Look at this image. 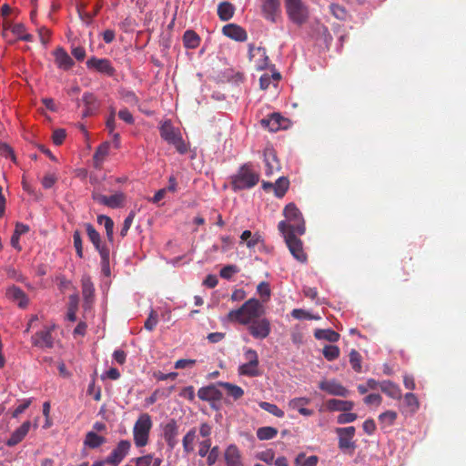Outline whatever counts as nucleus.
Listing matches in <instances>:
<instances>
[{
  "mask_svg": "<svg viewBox=\"0 0 466 466\" xmlns=\"http://www.w3.org/2000/svg\"><path fill=\"white\" fill-rule=\"evenodd\" d=\"M263 313L264 309L261 303L257 299H250L239 309L230 310L227 316V319L231 322L248 325L252 320L260 318Z\"/></svg>",
  "mask_w": 466,
  "mask_h": 466,
  "instance_id": "1",
  "label": "nucleus"
},
{
  "mask_svg": "<svg viewBox=\"0 0 466 466\" xmlns=\"http://www.w3.org/2000/svg\"><path fill=\"white\" fill-rule=\"evenodd\" d=\"M284 216L286 220L279 223L280 232H297L298 235L305 233V221L295 204L289 203L285 207Z\"/></svg>",
  "mask_w": 466,
  "mask_h": 466,
  "instance_id": "2",
  "label": "nucleus"
},
{
  "mask_svg": "<svg viewBox=\"0 0 466 466\" xmlns=\"http://www.w3.org/2000/svg\"><path fill=\"white\" fill-rule=\"evenodd\" d=\"M289 18L297 25H302L309 20L308 6L301 0H284Z\"/></svg>",
  "mask_w": 466,
  "mask_h": 466,
  "instance_id": "3",
  "label": "nucleus"
},
{
  "mask_svg": "<svg viewBox=\"0 0 466 466\" xmlns=\"http://www.w3.org/2000/svg\"><path fill=\"white\" fill-rule=\"evenodd\" d=\"M151 428V417L147 413L141 414L136 421L133 430L134 441L137 447H144L147 444Z\"/></svg>",
  "mask_w": 466,
  "mask_h": 466,
  "instance_id": "4",
  "label": "nucleus"
},
{
  "mask_svg": "<svg viewBox=\"0 0 466 466\" xmlns=\"http://www.w3.org/2000/svg\"><path fill=\"white\" fill-rule=\"evenodd\" d=\"M258 174L253 172L248 165H244L233 179L236 188L243 189L254 187L258 182Z\"/></svg>",
  "mask_w": 466,
  "mask_h": 466,
  "instance_id": "5",
  "label": "nucleus"
},
{
  "mask_svg": "<svg viewBox=\"0 0 466 466\" xmlns=\"http://www.w3.org/2000/svg\"><path fill=\"white\" fill-rule=\"evenodd\" d=\"M285 242L293 255V257L299 262H305L307 256L303 251L302 241L297 237V232H281Z\"/></svg>",
  "mask_w": 466,
  "mask_h": 466,
  "instance_id": "6",
  "label": "nucleus"
},
{
  "mask_svg": "<svg viewBox=\"0 0 466 466\" xmlns=\"http://www.w3.org/2000/svg\"><path fill=\"white\" fill-rule=\"evenodd\" d=\"M336 433L339 435V448L343 451L350 450L352 452L356 448L355 442L352 441L355 428L353 426L337 428Z\"/></svg>",
  "mask_w": 466,
  "mask_h": 466,
  "instance_id": "7",
  "label": "nucleus"
},
{
  "mask_svg": "<svg viewBox=\"0 0 466 466\" xmlns=\"http://www.w3.org/2000/svg\"><path fill=\"white\" fill-rule=\"evenodd\" d=\"M260 124L262 127L268 128L269 131L277 132L279 129H287L289 126V120L279 113H273L269 117L261 119Z\"/></svg>",
  "mask_w": 466,
  "mask_h": 466,
  "instance_id": "8",
  "label": "nucleus"
},
{
  "mask_svg": "<svg viewBox=\"0 0 466 466\" xmlns=\"http://www.w3.org/2000/svg\"><path fill=\"white\" fill-rule=\"evenodd\" d=\"M248 330L254 338L265 339L270 332V323L265 318H258L249 323Z\"/></svg>",
  "mask_w": 466,
  "mask_h": 466,
  "instance_id": "9",
  "label": "nucleus"
},
{
  "mask_svg": "<svg viewBox=\"0 0 466 466\" xmlns=\"http://www.w3.org/2000/svg\"><path fill=\"white\" fill-rule=\"evenodd\" d=\"M130 447L131 442L129 441H120L110 455L106 459L105 462L116 466L127 454Z\"/></svg>",
  "mask_w": 466,
  "mask_h": 466,
  "instance_id": "10",
  "label": "nucleus"
},
{
  "mask_svg": "<svg viewBox=\"0 0 466 466\" xmlns=\"http://www.w3.org/2000/svg\"><path fill=\"white\" fill-rule=\"evenodd\" d=\"M178 434V425L176 420H169L163 427V437L170 450L177 446Z\"/></svg>",
  "mask_w": 466,
  "mask_h": 466,
  "instance_id": "11",
  "label": "nucleus"
},
{
  "mask_svg": "<svg viewBox=\"0 0 466 466\" xmlns=\"http://www.w3.org/2000/svg\"><path fill=\"white\" fill-rule=\"evenodd\" d=\"M261 2L264 17L276 23L280 14V0H261Z\"/></svg>",
  "mask_w": 466,
  "mask_h": 466,
  "instance_id": "12",
  "label": "nucleus"
},
{
  "mask_svg": "<svg viewBox=\"0 0 466 466\" xmlns=\"http://www.w3.org/2000/svg\"><path fill=\"white\" fill-rule=\"evenodd\" d=\"M320 390L327 391L330 395L347 397L350 391L336 380H322L319 382Z\"/></svg>",
  "mask_w": 466,
  "mask_h": 466,
  "instance_id": "13",
  "label": "nucleus"
},
{
  "mask_svg": "<svg viewBox=\"0 0 466 466\" xmlns=\"http://www.w3.org/2000/svg\"><path fill=\"white\" fill-rule=\"evenodd\" d=\"M88 68L96 69V71L106 74L107 76H113L115 73L114 67L111 66L109 60L105 58L91 57L86 61Z\"/></svg>",
  "mask_w": 466,
  "mask_h": 466,
  "instance_id": "14",
  "label": "nucleus"
},
{
  "mask_svg": "<svg viewBox=\"0 0 466 466\" xmlns=\"http://www.w3.org/2000/svg\"><path fill=\"white\" fill-rule=\"evenodd\" d=\"M52 328H48L36 332L32 337L33 345L40 348H53V337L51 335Z\"/></svg>",
  "mask_w": 466,
  "mask_h": 466,
  "instance_id": "15",
  "label": "nucleus"
},
{
  "mask_svg": "<svg viewBox=\"0 0 466 466\" xmlns=\"http://www.w3.org/2000/svg\"><path fill=\"white\" fill-rule=\"evenodd\" d=\"M82 101L86 106L82 114V117H87L95 115L99 108V102L96 96L92 93H85Z\"/></svg>",
  "mask_w": 466,
  "mask_h": 466,
  "instance_id": "16",
  "label": "nucleus"
},
{
  "mask_svg": "<svg viewBox=\"0 0 466 466\" xmlns=\"http://www.w3.org/2000/svg\"><path fill=\"white\" fill-rule=\"evenodd\" d=\"M31 428L29 420L25 421L19 428H17L7 440L6 445L9 447L15 446L26 436Z\"/></svg>",
  "mask_w": 466,
  "mask_h": 466,
  "instance_id": "17",
  "label": "nucleus"
},
{
  "mask_svg": "<svg viewBox=\"0 0 466 466\" xmlns=\"http://www.w3.org/2000/svg\"><path fill=\"white\" fill-rule=\"evenodd\" d=\"M6 297L16 302L20 308H25L28 304L26 294L16 286H12L6 290Z\"/></svg>",
  "mask_w": 466,
  "mask_h": 466,
  "instance_id": "18",
  "label": "nucleus"
},
{
  "mask_svg": "<svg viewBox=\"0 0 466 466\" xmlns=\"http://www.w3.org/2000/svg\"><path fill=\"white\" fill-rule=\"evenodd\" d=\"M198 396L202 400L215 401L222 399V392L214 385L200 388L198 391Z\"/></svg>",
  "mask_w": 466,
  "mask_h": 466,
  "instance_id": "19",
  "label": "nucleus"
},
{
  "mask_svg": "<svg viewBox=\"0 0 466 466\" xmlns=\"http://www.w3.org/2000/svg\"><path fill=\"white\" fill-rule=\"evenodd\" d=\"M223 34L237 41H245L247 39L246 31L239 25L235 24L226 25L223 29Z\"/></svg>",
  "mask_w": 466,
  "mask_h": 466,
  "instance_id": "20",
  "label": "nucleus"
},
{
  "mask_svg": "<svg viewBox=\"0 0 466 466\" xmlns=\"http://www.w3.org/2000/svg\"><path fill=\"white\" fill-rule=\"evenodd\" d=\"M180 135V132L176 129L169 121L164 122L160 127V136L168 144L174 142Z\"/></svg>",
  "mask_w": 466,
  "mask_h": 466,
  "instance_id": "21",
  "label": "nucleus"
},
{
  "mask_svg": "<svg viewBox=\"0 0 466 466\" xmlns=\"http://www.w3.org/2000/svg\"><path fill=\"white\" fill-rule=\"evenodd\" d=\"M264 161L266 164V175L270 176L274 170L279 169V164L276 153L272 149H267L264 152Z\"/></svg>",
  "mask_w": 466,
  "mask_h": 466,
  "instance_id": "22",
  "label": "nucleus"
},
{
  "mask_svg": "<svg viewBox=\"0 0 466 466\" xmlns=\"http://www.w3.org/2000/svg\"><path fill=\"white\" fill-rule=\"evenodd\" d=\"M225 461L227 466H243L239 451L235 445H230L226 450Z\"/></svg>",
  "mask_w": 466,
  "mask_h": 466,
  "instance_id": "23",
  "label": "nucleus"
},
{
  "mask_svg": "<svg viewBox=\"0 0 466 466\" xmlns=\"http://www.w3.org/2000/svg\"><path fill=\"white\" fill-rule=\"evenodd\" d=\"M56 62L57 63L59 67L64 69H69L73 65V59L68 56V54L62 47H58L55 51Z\"/></svg>",
  "mask_w": 466,
  "mask_h": 466,
  "instance_id": "24",
  "label": "nucleus"
},
{
  "mask_svg": "<svg viewBox=\"0 0 466 466\" xmlns=\"http://www.w3.org/2000/svg\"><path fill=\"white\" fill-rule=\"evenodd\" d=\"M354 403L350 400L331 399L327 401V407L330 410L350 411Z\"/></svg>",
  "mask_w": 466,
  "mask_h": 466,
  "instance_id": "25",
  "label": "nucleus"
},
{
  "mask_svg": "<svg viewBox=\"0 0 466 466\" xmlns=\"http://www.w3.org/2000/svg\"><path fill=\"white\" fill-rule=\"evenodd\" d=\"M380 390L390 398L395 400H400L401 398V391L396 384L390 381H383L380 384Z\"/></svg>",
  "mask_w": 466,
  "mask_h": 466,
  "instance_id": "26",
  "label": "nucleus"
},
{
  "mask_svg": "<svg viewBox=\"0 0 466 466\" xmlns=\"http://www.w3.org/2000/svg\"><path fill=\"white\" fill-rule=\"evenodd\" d=\"M106 442V439L97 435L94 431H89L86 435L84 444L91 449H96Z\"/></svg>",
  "mask_w": 466,
  "mask_h": 466,
  "instance_id": "27",
  "label": "nucleus"
},
{
  "mask_svg": "<svg viewBox=\"0 0 466 466\" xmlns=\"http://www.w3.org/2000/svg\"><path fill=\"white\" fill-rule=\"evenodd\" d=\"M86 233L90 241L99 253L101 249H108L106 247L101 245L100 235L91 224H86Z\"/></svg>",
  "mask_w": 466,
  "mask_h": 466,
  "instance_id": "28",
  "label": "nucleus"
},
{
  "mask_svg": "<svg viewBox=\"0 0 466 466\" xmlns=\"http://www.w3.org/2000/svg\"><path fill=\"white\" fill-rule=\"evenodd\" d=\"M218 15L222 21L229 20L234 15V6L228 2L218 5Z\"/></svg>",
  "mask_w": 466,
  "mask_h": 466,
  "instance_id": "29",
  "label": "nucleus"
},
{
  "mask_svg": "<svg viewBox=\"0 0 466 466\" xmlns=\"http://www.w3.org/2000/svg\"><path fill=\"white\" fill-rule=\"evenodd\" d=\"M258 366V362H247L239 366L238 372L241 375L256 377L260 374Z\"/></svg>",
  "mask_w": 466,
  "mask_h": 466,
  "instance_id": "30",
  "label": "nucleus"
},
{
  "mask_svg": "<svg viewBox=\"0 0 466 466\" xmlns=\"http://www.w3.org/2000/svg\"><path fill=\"white\" fill-rule=\"evenodd\" d=\"M314 336L318 339H325L329 342H336L339 339V334L332 329H316Z\"/></svg>",
  "mask_w": 466,
  "mask_h": 466,
  "instance_id": "31",
  "label": "nucleus"
},
{
  "mask_svg": "<svg viewBox=\"0 0 466 466\" xmlns=\"http://www.w3.org/2000/svg\"><path fill=\"white\" fill-rule=\"evenodd\" d=\"M218 385L227 390L228 395L231 396L235 400H239L244 395V390L229 382H218Z\"/></svg>",
  "mask_w": 466,
  "mask_h": 466,
  "instance_id": "32",
  "label": "nucleus"
},
{
  "mask_svg": "<svg viewBox=\"0 0 466 466\" xmlns=\"http://www.w3.org/2000/svg\"><path fill=\"white\" fill-rule=\"evenodd\" d=\"M197 431L195 428L191 429L183 438L182 444L186 453H190L194 451V441L197 437Z\"/></svg>",
  "mask_w": 466,
  "mask_h": 466,
  "instance_id": "33",
  "label": "nucleus"
},
{
  "mask_svg": "<svg viewBox=\"0 0 466 466\" xmlns=\"http://www.w3.org/2000/svg\"><path fill=\"white\" fill-rule=\"evenodd\" d=\"M109 151V143L105 142L101 144L94 154V164L96 167H98L104 158L107 156Z\"/></svg>",
  "mask_w": 466,
  "mask_h": 466,
  "instance_id": "34",
  "label": "nucleus"
},
{
  "mask_svg": "<svg viewBox=\"0 0 466 466\" xmlns=\"http://www.w3.org/2000/svg\"><path fill=\"white\" fill-rule=\"evenodd\" d=\"M78 309V297L77 295H71L69 297L68 309H67V319L74 322L76 320V311Z\"/></svg>",
  "mask_w": 466,
  "mask_h": 466,
  "instance_id": "35",
  "label": "nucleus"
},
{
  "mask_svg": "<svg viewBox=\"0 0 466 466\" xmlns=\"http://www.w3.org/2000/svg\"><path fill=\"white\" fill-rule=\"evenodd\" d=\"M184 45L187 48H196L199 45V36L192 30L185 32L183 36Z\"/></svg>",
  "mask_w": 466,
  "mask_h": 466,
  "instance_id": "36",
  "label": "nucleus"
},
{
  "mask_svg": "<svg viewBox=\"0 0 466 466\" xmlns=\"http://www.w3.org/2000/svg\"><path fill=\"white\" fill-rule=\"evenodd\" d=\"M319 461L317 456L312 455L306 457L305 453L301 452L297 455L295 459V464L297 466H316Z\"/></svg>",
  "mask_w": 466,
  "mask_h": 466,
  "instance_id": "37",
  "label": "nucleus"
},
{
  "mask_svg": "<svg viewBox=\"0 0 466 466\" xmlns=\"http://www.w3.org/2000/svg\"><path fill=\"white\" fill-rule=\"evenodd\" d=\"M82 293L85 299V303L87 304L90 298L93 297L94 294V287L93 283L89 277H83L82 279Z\"/></svg>",
  "mask_w": 466,
  "mask_h": 466,
  "instance_id": "38",
  "label": "nucleus"
},
{
  "mask_svg": "<svg viewBox=\"0 0 466 466\" xmlns=\"http://www.w3.org/2000/svg\"><path fill=\"white\" fill-rule=\"evenodd\" d=\"M97 222L99 224H104L108 240L113 241V230H114L113 220L106 215H99L97 217Z\"/></svg>",
  "mask_w": 466,
  "mask_h": 466,
  "instance_id": "39",
  "label": "nucleus"
},
{
  "mask_svg": "<svg viewBox=\"0 0 466 466\" xmlns=\"http://www.w3.org/2000/svg\"><path fill=\"white\" fill-rule=\"evenodd\" d=\"M289 181L287 177H279L274 184L275 195L278 198H282L289 188Z\"/></svg>",
  "mask_w": 466,
  "mask_h": 466,
  "instance_id": "40",
  "label": "nucleus"
},
{
  "mask_svg": "<svg viewBox=\"0 0 466 466\" xmlns=\"http://www.w3.org/2000/svg\"><path fill=\"white\" fill-rule=\"evenodd\" d=\"M241 242L246 241L248 248H254L259 241L260 236L258 234H252L250 230H245L240 236Z\"/></svg>",
  "mask_w": 466,
  "mask_h": 466,
  "instance_id": "41",
  "label": "nucleus"
},
{
  "mask_svg": "<svg viewBox=\"0 0 466 466\" xmlns=\"http://www.w3.org/2000/svg\"><path fill=\"white\" fill-rule=\"evenodd\" d=\"M278 434V430L273 427H261L257 431V436L259 440H271Z\"/></svg>",
  "mask_w": 466,
  "mask_h": 466,
  "instance_id": "42",
  "label": "nucleus"
},
{
  "mask_svg": "<svg viewBox=\"0 0 466 466\" xmlns=\"http://www.w3.org/2000/svg\"><path fill=\"white\" fill-rule=\"evenodd\" d=\"M29 228L22 223H16L15 232L11 238V245L14 248H18L19 238L22 234L26 233Z\"/></svg>",
  "mask_w": 466,
  "mask_h": 466,
  "instance_id": "43",
  "label": "nucleus"
},
{
  "mask_svg": "<svg viewBox=\"0 0 466 466\" xmlns=\"http://www.w3.org/2000/svg\"><path fill=\"white\" fill-rule=\"evenodd\" d=\"M259 407L263 409L264 410H267L268 412L279 417L282 418L284 416V411L278 408L277 405L266 402V401H260Z\"/></svg>",
  "mask_w": 466,
  "mask_h": 466,
  "instance_id": "44",
  "label": "nucleus"
},
{
  "mask_svg": "<svg viewBox=\"0 0 466 466\" xmlns=\"http://www.w3.org/2000/svg\"><path fill=\"white\" fill-rule=\"evenodd\" d=\"M350 363L355 371H361V356L356 350L350 352Z\"/></svg>",
  "mask_w": 466,
  "mask_h": 466,
  "instance_id": "45",
  "label": "nucleus"
},
{
  "mask_svg": "<svg viewBox=\"0 0 466 466\" xmlns=\"http://www.w3.org/2000/svg\"><path fill=\"white\" fill-rule=\"evenodd\" d=\"M109 254H110L109 249H101L100 250L102 272L106 276L110 275Z\"/></svg>",
  "mask_w": 466,
  "mask_h": 466,
  "instance_id": "46",
  "label": "nucleus"
},
{
  "mask_svg": "<svg viewBox=\"0 0 466 466\" xmlns=\"http://www.w3.org/2000/svg\"><path fill=\"white\" fill-rule=\"evenodd\" d=\"M322 353L328 360H334L339 356V349L334 345H327Z\"/></svg>",
  "mask_w": 466,
  "mask_h": 466,
  "instance_id": "47",
  "label": "nucleus"
},
{
  "mask_svg": "<svg viewBox=\"0 0 466 466\" xmlns=\"http://www.w3.org/2000/svg\"><path fill=\"white\" fill-rule=\"evenodd\" d=\"M124 200V195L122 193H116L110 197H107V200L105 206L112 208H119Z\"/></svg>",
  "mask_w": 466,
  "mask_h": 466,
  "instance_id": "48",
  "label": "nucleus"
},
{
  "mask_svg": "<svg viewBox=\"0 0 466 466\" xmlns=\"http://www.w3.org/2000/svg\"><path fill=\"white\" fill-rule=\"evenodd\" d=\"M330 11L332 13V15L339 20H346L347 18V11L346 9L339 5H337V4H331L330 6Z\"/></svg>",
  "mask_w": 466,
  "mask_h": 466,
  "instance_id": "49",
  "label": "nucleus"
},
{
  "mask_svg": "<svg viewBox=\"0 0 466 466\" xmlns=\"http://www.w3.org/2000/svg\"><path fill=\"white\" fill-rule=\"evenodd\" d=\"M404 402L410 410L414 412L419 408V400L413 393H407L404 396Z\"/></svg>",
  "mask_w": 466,
  "mask_h": 466,
  "instance_id": "50",
  "label": "nucleus"
},
{
  "mask_svg": "<svg viewBox=\"0 0 466 466\" xmlns=\"http://www.w3.org/2000/svg\"><path fill=\"white\" fill-rule=\"evenodd\" d=\"M220 455L219 448L215 446L211 448L209 452L207 454V463L208 466H212L216 463Z\"/></svg>",
  "mask_w": 466,
  "mask_h": 466,
  "instance_id": "51",
  "label": "nucleus"
},
{
  "mask_svg": "<svg viewBox=\"0 0 466 466\" xmlns=\"http://www.w3.org/2000/svg\"><path fill=\"white\" fill-rule=\"evenodd\" d=\"M157 324V313L155 310H151L148 318L145 321V328L147 330H153Z\"/></svg>",
  "mask_w": 466,
  "mask_h": 466,
  "instance_id": "52",
  "label": "nucleus"
},
{
  "mask_svg": "<svg viewBox=\"0 0 466 466\" xmlns=\"http://www.w3.org/2000/svg\"><path fill=\"white\" fill-rule=\"evenodd\" d=\"M66 137V130L62 129V128H58V129L54 130L53 135H52V139H53L54 144L59 146L64 142Z\"/></svg>",
  "mask_w": 466,
  "mask_h": 466,
  "instance_id": "53",
  "label": "nucleus"
},
{
  "mask_svg": "<svg viewBox=\"0 0 466 466\" xmlns=\"http://www.w3.org/2000/svg\"><path fill=\"white\" fill-rule=\"evenodd\" d=\"M73 238H74V246L76 248V254L79 258H82L83 257L82 239H81L80 232L78 230H76L74 232Z\"/></svg>",
  "mask_w": 466,
  "mask_h": 466,
  "instance_id": "54",
  "label": "nucleus"
},
{
  "mask_svg": "<svg viewBox=\"0 0 466 466\" xmlns=\"http://www.w3.org/2000/svg\"><path fill=\"white\" fill-rule=\"evenodd\" d=\"M171 145H173L180 154H186L188 151V147L183 140L181 135L176 138L174 142H171Z\"/></svg>",
  "mask_w": 466,
  "mask_h": 466,
  "instance_id": "55",
  "label": "nucleus"
},
{
  "mask_svg": "<svg viewBox=\"0 0 466 466\" xmlns=\"http://www.w3.org/2000/svg\"><path fill=\"white\" fill-rule=\"evenodd\" d=\"M357 419V414L344 411L338 416V422L339 424H346L354 421Z\"/></svg>",
  "mask_w": 466,
  "mask_h": 466,
  "instance_id": "56",
  "label": "nucleus"
},
{
  "mask_svg": "<svg viewBox=\"0 0 466 466\" xmlns=\"http://www.w3.org/2000/svg\"><path fill=\"white\" fill-rule=\"evenodd\" d=\"M134 218H135V213L133 211H131L129 213V215L126 218V219H125V221L123 223L121 231H120V235L122 237H125L127 235V231L129 230V228H130V227L132 225Z\"/></svg>",
  "mask_w": 466,
  "mask_h": 466,
  "instance_id": "57",
  "label": "nucleus"
},
{
  "mask_svg": "<svg viewBox=\"0 0 466 466\" xmlns=\"http://www.w3.org/2000/svg\"><path fill=\"white\" fill-rule=\"evenodd\" d=\"M238 271V270L237 266L228 265L220 270V276L223 279H228L232 277L233 274L237 273Z\"/></svg>",
  "mask_w": 466,
  "mask_h": 466,
  "instance_id": "58",
  "label": "nucleus"
},
{
  "mask_svg": "<svg viewBox=\"0 0 466 466\" xmlns=\"http://www.w3.org/2000/svg\"><path fill=\"white\" fill-rule=\"evenodd\" d=\"M309 403V400L307 398H295L289 402V406L291 409H297L299 410V408H302L304 405H307Z\"/></svg>",
  "mask_w": 466,
  "mask_h": 466,
  "instance_id": "59",
  "label": "nucleus"
},
{
  "mask_svg": "<svg viewBox=\"0 0 466 466\" xmlns=\"http://www.w3.org/2000/svg\"><path fill=\"white\" fill-rule=\"evenodd\" d=\"M131 462H135V466H150L152 462V455L147 454L142 457L136 458L132 460Z\"/></svg>",
  "mask_w": 466,
  "mask_h": 466,
  "instance_id": "60",
  "label": "nucleus"
},
{
  "mask_svg": "<svg viewBox=\"0 0 466 466\" xmlns=\"http://www.w3.org/2000/svg\"><path fill=\"white\" fill-rule=\"evenodd\" d=\"M257 289H258V294L261 296V298L263 299L264 301L269 298L270 289H269V286L268 283L261 282L260 284H258Z\"/></svg>",
  "mask_w": 466,
  "mask_h": 466,
  "instance_id": "61",
  "label": "nucleus"
},
{
  "mask_svg": "<svg viewBox=\"0 0 466 466\" xmlns=\"http://www.w3.org/2000/svg\"><path fill=\"white\" fill-rule=\"evenodd\" d=\"M211 447V440L209 438L204 440L199 444L198 455L205 457L209 452Z\"/></svg>",
  "mask_w": 466,
  "mask_h": 466,
  "instance_id": "62",
  "label": "nucleus"
},
{
  "mask_svg": "<svg viewBox=\"0 0 466 466\" xmlns=\"http://www.w3.org/2000/svg\"><path fill=\"white\" fill-rule=\"evenodd\" d=\"M291 316L295 319H312L313 315H311L309 312L301 309H295L291 311Z\"/></svg>",
  "mask_w": 466,
  "mask_h": 466,
  "instance_id": "63",
  "label": "nucleus"
},
{
  "mask_svg": "<svg viewBox=\"0 0 466 466\" xmlns=\"http://www.w3.org/2000/svg\"><path fill=\"white\" fill-rule=\"evenodd\" d=\"M397 418V413L392 410H387L381 413L379 417L381 421H388L389 424H392Z\"/></svg>",
  "mask_w": 466,
  "mask_h": 466,
  "instance_id": "64",
  "label": "nucleus"
}]
</instances>
